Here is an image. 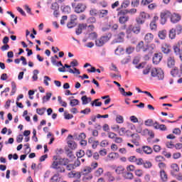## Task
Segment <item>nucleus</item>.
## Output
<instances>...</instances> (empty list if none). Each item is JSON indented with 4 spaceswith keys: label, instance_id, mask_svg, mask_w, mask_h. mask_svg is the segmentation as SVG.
I'll use <instances>...</instances> for the list:
<instances>
[{
    "label": "nucleus",
    "instance_id": "1",
    "mask_svg": "<svg viewBox=\"0 0 182 182\" xmlns=\"http://www.w3.org/2000/svg\"><path fill=\"white\" fill-rule=\"evenodd\" d=\"M154 48H156V46L152 43L150 45H145L144 41H139L138 44L136 45V52H147L150 50V54L153 53V50H154Z\"/></svg>",
    "mask_w": 182,
    "mask_h": 182
},
{
    "label": "nucleus",
    "instance_id": "2",
    "mask_svg": "<svg viewBox=\"0 0 182 182\" xmlns=\"http://www.w3.org/2000/svg\"><path fill=\"white\" fill-rule=\"evenodd\" d=\"M71 6L75 14H83L87 9V5L85 3H71Z\"/></svg>",
    "mask_w": 182,
    "mask_h": 182
},
{
    "label": "nucleus",
    "instance_id": "3",
    "mask_svg": "<svg viewBox=\"0 0 182 182\" xmlns=\"http://www.w3.org/2000/svg\"><path fill=\"white\" fill-rule=\"evenodd\" d=\"M112 33H107L105 35L102 36L100 38L95 41V46L98 48H101V46H103L105 43H107V42L112 39Z\"/></svg>",
    "mask_w": 182,
    "mask_h": 182
},
{
    "label": "nucleus",
    "instance_id": "4",
    "mask_svg": "<svg viewBox=\"0 0 182 182\" xmlns=\"http://www.w3.org/2000/svg\"><path fill=\"white\" fill-rule=\"evenodd\" d=\"M151 76L157 77L158 80H163L164 79V72L161 68H153L151 70Z\"/></svg>",
    "mask_w": 182,
    "mask_h": 182
},
{
    "label": "nucleus",
    "instance_id": "5",
    "mask_svg": "<svg viewBox=\"0 0 182 182\" xmlns=\"http://www.w3.org/2000/svg\"><path fill=\"white\" fill-rule=\"evenodd\" d=\"M107 136L109 139H111L112 140H114V143H117V144H120L123 143V138L120 136H117V134L112 132H108Z\"/></svg>",
    "mask_w": 182,
    "mask_h": 182
},
{
    "label": "nucleus",
    "instance_id": "6",
    "mask_svg": "<svg viewBox=\"0 0 182 182\" xmlns=\"http://www.w3.org/2000/svg\"><path fill=\"white\" fill-rule=\"evenodd\" d=\"M171 12H170L167 10L162 11L160 14L161 25H166V23H167V19H168V18H171Z\"/></svg>",
    "mask_w": 182,
    "mask_h": 182
},
{
    "label": "nucleus",
    "instance_id": "7",
    "mask_svg": "<svg viewBox=\"0 0 182 182\" xmlns=\"http://www.w3.org/2000/svg\"><path fill=\"white\" fill-rule=\"evenodd\" d=\"M50 168H53L54 170H56L57 173H65L66 171V169L63 166L60 165L58 161H53Z\"/></svg>",
    "mask_w": 182,
    "mask_h": 182
},
{
    "label": "nucleus",
    "instance_id": "8",
    "mask_svg": "<svg viewBox=\"0 0 182 182\" xmlns=\"http://www.w3.org/2000/svg\"><path fill=\"white\" fill-rule=\"evenodd\" d=\"M77 167H80V159H77L73 164H69L66 166V170L68 171H73Z\"/></svg>",
    "mask_w": 182,
    "mask_h": 182
},
{
    "label": "nucleus",
    "instance_id": "9",
    "mask_svg": "<svg viewBox=\"0 0 182 182\" xmlns=\"http://www.w3.org/2000/svg\"><path fill=\"white\" fill-rule=\"evenodd\" d=\"M173 50L176 56H178L181 62H182V49L180 48V43L173 46Z\"/></svg>",
    "mask_w": 182,
    "mask_h": 182
},
{
    "label": "nucleus",
    "instance_id": "10",
    "mask_svg": "<svg viewBox=\"0 0 182 182\" xmlns=\"http://www.w3.org/2000/svg\"><path fill=\"white\" fill-rule=\"evenodd\" d=\"M161 50L164 55H169L171 53V46L168 43L161 44Z\"/></svg>",
    "mask_w": 182,
    "mask_h": 182
},
{
    "label": "nucleus",
    "instance_id": "11",
    "mask_svg": "<svg viewBox=\"0 0 182 182\" xmlns=\"http://www.w3.org/2000/svg\"><path fill=\"white\" fill-rule=\"evenodd\" d=\"M163 59V53L159 52L154 54V57L152 58V62L154 65H159L160 62H161Z\"/></svg>",
    "mask_w": 182,
    "mask_h": 182
},
{
    "label": "nucleus",
    "instance_id": "12",
    "mask_svg": "<svg viewBox=\"0 0 182 182\" xmlns=\"http://www.w3.org/2000/svg\"><path fill=\"white\" fill-rule=\"evenodd\" d=\"M68 145L71 150H75L77 147V144L75 141H73V136L72 134H69L68 136Z\"/></svg>",
    "mask_w": 182,
    "mask_h": 182
},
{
    "label": "nucleus",
    "instance_id": "13",
    "mask_svg": "<svg viewBox=\"0 0 182 182\" xmlns=\"http://www.w3.org/2000/svg\"><path fill=\"white\" fill-rule=\"evenodd\" d=\"M171 23H178L181 21V16L177 13H171Z\"/></svg>",
    "mask_w": 182,
    "mask_h": 182
},
{
    "label": "nucleus",
    "instance_id": "14",
    "mask_svg": "<svg viewBox=\"0 0 182 182\" xmlns=\"http://www.w3.org/2000/svg\"><path fill=\"white\" fill-rule=\"evenodd\" d=\"M129 31L133 32V33H135V35H139V33L141 31V27L140 26V25L135 24L134 26L133 25L129 26Z\"/></svg>",
    "mask_w": 182,
    "mask_h": 182
},
{
    "label": "nucleus",
    "instance_id": "15",
    "mask_svg": "<svg viewBox=\"0 0 182 182\" xmlns=\"http://www.w3.org/2000/svg\"><path fill=\"white\" fill-rule=\"evenodd\" d=\"M128 161L134 163L136 166H139L141 163V158H137L136 156H131L128 158Z\"/></svg>",
    "mask_w": 182,
    "mask_h": 182
},
{
    "label": "nucleus",
    "instance_id": "16",
    "mask_svg": "<svg viewBox=\"0 0 182 182\" xmlns=\"http://www.w3.org/2000/svg\"><path fill=\"white\" fill-rule=\"evenodd\" d=\"M86 28H87V23H82L78 24V27L75 31L76 35L82 34L83 29H86Z\"/></svg>",
    "mask_w": 182,
    "mask_h": 182
},
{
    "label": "nucleus",
    "instance_id": "17",
    "mask_svg": "<svg viewBox=\"0 0 182 182\" xmlns=\"http://www.w3.org/2000/svg\"><path fill=\"white\" fill-rule=\"evenodd\" d=\"M156 21H159V16H154L152 21L149 24L151 31H157V24L156 23Z\"/></svg>",
    "mask_w": 182,
    "mask_h": 182
},
{
    "label": "nucleus",
    "instance_id": "18",
    "mask_svg": "<svg viewBox=\"0 0 182 182\" xmlns=\"http://www.w3.org/2000/svg\"><path fill=\"white\" fill-rule=\"evenodd\" d=\"M139 166H143L144 168H151L153 164L150 161H145L141 158V164Z\"/></svg>",
    "mask_w": 182,
    "mask_h": 182
},
{
    "label": "nucleus",
    "instance_id": "19",
    "mask_svg": "<svg viewBox=\"0 0 182 182\" xmlns=\"http://www.w3.org/2000/svg\"><path fill=\"white\" fill-rule=\"evenodd\" d=\"M174 65H176V59L174 58V56H168L167 58L168 68H174Z\"/></svg>",
    "mask_w": 182,
    "mask_h": 182
},
{
    "label": "nucleus",
    "instance_id": "20",
    "mask_svg": "<svg viewBox=\"0 0 182 182\" xmlns=\"http://www.w3.org/2000/svg\"><path fill=\"white\" fill-rule=\"evenodd\" d=\"M171 176H175L176 173H178L180 171V167H178V164H172L171 165Z\"/></svg>",
    "mask_w": 182,
    "mask_h": 182
},
{
    "label": "nucleus",
    "instance_id": "21",
    "mask_svg": "<svg viewBox=\"0 0 182 182\" xmlns=\"http://www.w3.org/2000/svg\"><path fill=\"white\" fill-rule=\"evenodd\" d=\"M153 39H154V35L151 33H146L144 38V41L146 43H151V42H153Z\"/></svg>",
    "mask_w": 182,
    "mask_h": 182
},
{
    "label": "nucleus",
    "instance_id": "22",
    "mask_svg": "<svg viewBox=\"0 0 182 182\" xmlns=\"http://www.w3.org/2000/svg\"><path fill=\"white\" fill-rule=\"evenodd\" d=\"M158 37L161 41H165L166 38H167V30L164 29L161 30L158 32Z\"/></svg>",
    "mask_w": 182,
    "mask_h": 182
},
{
    "label": "nucleus",
    "instance_id": "23",
    "mask_svg": "<svg viewBox=\"0 0 182 182\" xmlns=\"http://www.w3.org/2000/svg\"><path fill=\"white\" fill-rule=\"evenodd\" d=\"M117 16H126V15L128 14L127 9H123L122 7L117 8Z\"/></svg>",
    "mask_w": 182,
    "mask_h": 182
},
{
    "label": "nucleus",
    "instance_id": "24",
    "mask_svg": "<svg viewBox=\"0 0 182 182\" xmlns=\"http://www.w3.org/2000/svg\"><path fill=\"white\" fill-rule=\"evenodd\" d=\"M155 129L156 130H161V132H166L167 130V127L164 124H159L157 121L155 122Z\"/></svg>",
    "mask_w": 182,
    "mask_h": 182
},
{
    "label": "nucleus",
    "instance_id": "25",
    "mask_svg": "<svg viewBox=\"0 0 182 182\" xmlns=\"http://www.w3.org/2000/svg\"><path fill=\"white\" fill-rule=\"evenodd\" d=\"M58 163L60 166H65L66 167L68 163H70V161L68 158H61L59 159Z\"/></svg>",
    "mask_w": 182,
    "mask_h": 182
},
{
    "label": "nucleus",
    "instance_id": "26",
    "mask_svg": "<svg viewBox=\"0 0 182 182\" xmlns=\"http://www.w3.org/2000/svg\"><path fill=\"white\" fill-rule=\"evenodd\" d=\"M123 177L126 180H133L134 178V175L132 172H125L123 173Z\"/></svg>",
    "mask_w": 182,
    "mask_h": 182
},
{
    "label": "nucleus",
    "instance_id": "27",
    "mask_svg": "<svg viewBox=\"0 0 182 182\" xmlns=\"http://www.w3.org/2000/svg\"><path fill=\"white\" fill-rule=\"evenodd\" d=\"M176 35H177V33L176 32V28H171L168 32V38H171V41H173V39H176Z\"/></svg>",
    "mask_w": 182,
    "mask_h": 182
},
{
    "label": "nucleus",
    "instance_id": "28",
    "mask_svg": "<svg viewBox=\"0 0 182 182\" xmlns=\"http://www.w3.org/2000/svg\"><path fill=\"white\" fill-rule=\"evenodd\" d=\"M77 18H72L70 22L68 23L67 26L69 29H72V28H75V26H76V20Z\"/></svg>",
    "mask_w": 182,
    "mask_h": 182
},
{
    "label": "nucleus",
    "instance_id": "29",
    "mask_svg": "<svg viewBox=\"0 0 182 182\" xmlns=\"http://www.w3.org/2000/svg\"><path fill=\"white\" fill-rule=\"evenodd\" d=\"M144 124H145V126H147L148 127H151V126H153V127L155 129L156 122H154L151 119L146 120Z\"/></svg>",
    "mask_w": 182,
    "mask_h": 182
},
{
    "label": "nucleus",
    "instance_id": "30",
    "mask_svg": "<svg viewBox=\"0 0 182 182\" xmlns=\"http://www.w3.org/2000/svg\"><path fill=\"white\" fill-rule=\"evenodd\" d=\"M142 150L145 154H151V153H153V149L149 146H143Z\"/></svg>",
    "mask_w": 182,
    "mask_h": 182
},
{
    "label": "nucleus",
    "instance_id": "31",
    "mask_svg": "<svg viewBox=\"0 0 182 182\" xmlns=\"http://www.w3.org/2000/svg\"><path fill=\"white\" fill-rule=\"evenodd\" d=\"M160 177L164 182H166L167 180H168V177L166 173V171H160Z\"/></svg>",
    "mask_w": 182,
    "mask_h": 182
},
{
    "label": "nucleus",
    "instance_id": "32",
    "mask_svg": "<svg viewBox=\"0 0 182 182\" xmlns=\"http://www.w3.org/2000/svg\"><path fill=\"white\" fill-rule=\"evenodd\" d=\"M130 6V0H124L119 8H122L124 9H126L127 8H129Z\"/></svg>",
    "mask_w": 182,
    "mask_h": 182
},
{
    "label": "nucleus",
    "instance_id": "33",
    "mask_svg": "<svg viewBox=\"0 0 182 182\" xmlns=\"http://www.w3.org/2000/svg\"><path fill=\"white\" fill-rule=\"evenodd\" d=\"M129 21V16H122L119 18V23L124 24Z\"/></svg>",
    "mask_w": 182,
    "mask_h": 182
},
{
    "label": "nucleus",
    "instance_id": "34",
    "mask_svg": "<svg viewBox=\"0 0 182 182\" xmlns=\"http://www.w3.org/2000/svg\"><path fill=\"white\" fill-rule=\"evenodd\" d=\"M126 36V34L124 33V32L119 33L117 36V42H119V43L123 42V41H124V36Z\"/></svg>",
    "mask_w": 182,
    "mask_h": 182
},
{
    "label": "nucleus",
    "instance_id": "35",
    "mask_svg": "<svg viewBox=\"0 0 182 182\" xmlns=\"http://www.w3.org/2000/svg\"><path fill=\"white\" fill-rule=\"evenodd\" d=\"M124 166H118L115 168V173H117V174H124Z\"/></svg>",
    "mask_w": 182,
    "mask_h": 182
},
{
    "label": "nucleus",
    "instance_id": "36",
    "mask_svg": "<svg viewBox=\"0 0 182 182\" xmlns=\"http://www.w3.org/2000/svg\"><path fill=\"white\" fill-rule=\"evenodd\" d=\"M60 181V178H59L58 174H54L50 179V182H59Z\"/></svg>",
    "mask_w": 182,
    "mask_h": 182
},
{
    "label": "nucleus",
    "instance_id": "37",
    "mask_svg": "<svg viewBox=\"0 0 182 182\" xmlns=\"http://www.w3.org/2000/svg\"><path fill=\"white\" fill-rule=\"evenodd\" d=\"M155 161L156 163H163V161H166V158H164L163 156L159 155V156H156L155 157Z\"/></svg>",
    "mask_w": 182,
    "mask_h": 182
},
{
    "label": "nucleus",
    "instance_id": "38",
    "mask_svg": "<svg viewBox=\"0 0 182 182\" xmlns=\"http://www.w3.org/2000/svg\"><path fill=\"white\" fill-rule=\"evenodd\" d=\"M107 14H109V11L107 10H100L98 12V15L100 16V18H105V16H107Z\"/></svg>",
    "mask_w": 182,
    "mask_h": 182
},
{
    "label": "nucleus",
    "instance_id": "39",
    "mask_svg": "<svg viewBox=\"0 0 182 182\" xmlns=\"http://www.w3.org/2000/svg\"><path fill=\"white\" fill-rule=\"evenodd\" d=\"M175 32L178 35H181V33H182V26H181V24H177L176 26Z\"/></svg>",
    "mask_w": 182,
    "mask_h": 182
},
{
    "label": "nucleus",
    "instance_id": "40",
    "mask_svg": "<svg viewBox=\"0 0 182 182\" xmlns=\"http://www.w3.org/2000/svg\"><path fill=\"white\" fill-rule=\"evenodd\" d=\"M158 167L161 169V171H164V170L167 168V164H166L164 162H159Z\"/></svg>",
    "mask_w": 182,
    "mask_h": 182
},
{
    "label": "nucleus",
    "instance_id": "41",
    "mask_svg": "<svg viewBox=\"0 0 182 182\" xmlns=\"http://www.w3.org/2000/svg\"><path fill=\"white\" fill-rule=\"evenodd\" d=\"M92 23H96V18L94 16L87 19V25H92Z\"/></svg>",
    "mask_w": 182,
    "mask_h": 182
},
{
    "label": "nucleus",
    "instance_id": "42",
    "mask_svg": "<svg viewBox=\"0 0 182 182\" xmlns=\"http://www.w3.org/2000/svg\"><path fill=\"white\" fill-rule=\"evenodd\" d=\"M126 133H130V131H127L124 127L121 128L118 132L119 136H124Z\"/></svg>",
    "mask_w": 182,
    "mask_h": 182
},
{
    "label": "nucleus",
    "instance_id": "43",
    "mask_svg": "<svg viewBox=\"0 0 182 182\" xmlns=\"http://www.w3.org/2000/svg\"><path fill=\"white\" fill-rule=\"evenodd\" d=\"M139 16L141 19H147V18H150V14H149L144 11H142L140 13Z\"/></svg>",
    "mask_w": 182,
    "mask_h": 182
},
{
    "label": "nucleus",
    "instance_id": "44",
    "mask_svg": "<svg viewBox=\"0 0 182 182\" xmlns=\"http://www.w3.org/2000/svg\"><path fill=\"white\" fill-rule=\"evenodd\" d=\"M70 106H72V107H74V106H77V105H79V100L77 99L70 100Z\"/></svg>",
    "mask_w": 182,
    "mask_h": 182
},
{
    "label": "nucleus",
    "instance_id": "45",
    "mask_svg": "<svg viewBox=\"0 0 182 182\" xmlns=\"http://www.w3.org/2000/svg\"><path fill=\"white\" fill-rule=\"evenodd\" d=\"M171 75L173 77L177 76L178 75V68L174 67L171 71Z\"/></svg>",
    "mask_w": 182,
    "mask_h": 182
},
{
    "label": "nucleus",
    "instance_id": "46",
    "mask_svg": "<svg viewBox=\"0 0 182 182\" xmlns=\"http://www.w3.org/2000/svg\"><path fill=\"white\" fill-rule=\"evenodd\" d=\"M153 150L155 153H160L161 151V146L160 145H154Z\"/></svg>",
    "mask_w": 182,
    "mask_h": 182
},
{
    "label": "nucleus",
    "instance_id": "47",
    "mask_svg": "<svg viewBox=\"0 0 182 182\" xmlns=\"http://www.w3.org/2000/svg\"><path fill=\"white\" fill-rule=\"evenodd\" d=\"M63 12H64V14H70L72 9L69 6H65L63 8Z\"/></svg>",
    "mask_w": 182,
    "mask_h": 182
},
{
    "label": "nucleus",
    "instance_id": "48",
    "mask_svg": "<svg viewBox=\"0 0 182 182\" xmlns=\"http://www.w3.org/2000/svg\"><path fill=\"white\" fill-rule=\"evenodd\" d=\"M92 173V168L90 166L85 167L82 171V174L86 175Z\"/></svg>",
    "mask_w": 182,
    "mask_h": 182
},
{
    "label": "nucleus",
    "instance_id": "49",
    "mask_svg": "<svg viewBox=\"0 0 182 182\" xmlns=\"http://www.w3.org/2000/svg\"><path fill=\"white\" fill-rule=\"evenodd\" d=\"M50 97H52V93L47 92L46 96L43 97V102H48L50 100Z\"/></svg>",
    "mask_w": 182,
    "mask_h": 182
},
{
    "label": "nucleus",
    "instance_id": "50",
    "mask_svg": "<svg viewBox=\"0 0 182 182\" xmlns=\"http://www.w3.org/2000/svg\"><path fill=\"white\" fill-rule=\"evenodd\" d=\"M92 106H96L100 107L102 106V102H99V99L95 100L92 103Z\"/></svg>",
    "mask_w": 182,
    "mask_h": 182
},
{
    "label": "nucleus",
    "instance_id": "51",
    "mask_svg": "<svg viewBox=\"0 0 182 182\" xmlns=\"http://www.w3.org/2000/svg\"><path fill=\"white\" fill-rule=\"evenodd\" d=\"M106 176L109 181H114V176H113V174H112V173L107 172Z\"/></svg>",
    "mask_w": 182,
    "mask_h": 182
},
{
    "label": "nucleus",
    "instance_id": "52",
    "mask_svg": "<svg viewBox=\"0 0 182 182\" xmlns=\"http://www.w3.org/2000/svg\"><path fill=\"white\" fill-rule=\"evenodd\" d=\"M89 37L90 39H92V41H95L96 39H97V33L92 32L89 34Z\"/></svg>",
    "mask_w": 182,
    "mask_h": 182
},
{
    "label": "nucleus",
    "instance_id": "53",
    "mask_svg": "<svg viewBox=\"0 0 182 182\" xmlns=\"http://www.w3.org/2000/svg\"><path fill=\"white\" fill-rule=\"evenodd\" d=\"M67 156L68 157H69V159H76V156H75V154H73V152L70 150H67Z\"/></svg>",
    "mask_w": 182,
    "mask_h": 182
},
{
    "label": "nucleus",
    "instance_id": "54",
    "mask_svg": "<svg viewBox=\"0 0 182 182\" xmlns=\"http://www.w3.org/2000/svg\"><path fill=\"white\" fill-rule=\"evenodd\" d=\"M131 5L133 8H137L139 5H140V1L139 0H134L131 2Z\"/></svg>",
    "mask_w": 182,
    "mask_h": 182
},
{
    "label": "nucleus",
    "instance_id": "55",
    "mask_svg": "<svg viewBox=\"0 0 182 182\" xmlns=\"http://www.w3.org/2000/svg\"><path fill=\"white\" fill-rule=\"evenodd\" d=\"M103 174V168H99L95 172V176L96 177H100V175Z\"/></svg>",
    "mask_w": 182,
    "mask_h": 182
},
{
    "label": "nucleus",
    "instance_id": "56",
    "mask_svg": "<svg viewBox=\"0 0 182 182\" xmlns=\"http://www.w3.org/2000/svg\"><path fill=\"white\" fill-rule=\"evenodd\" d=\"M33 75L32 77V79L34 80V81H36L38 80V75H39V70H34L33 72Z\"/></svg>",
    "mask_w": 182,
    "mask_h": 182
},
{
    "label": "nucleus",
    "instance_id": "57",
    "mask_svg": "<svg viewBox=\"0 0 182 182\" xmlns=\"http://www.w3.org/2000/svg\"><path fill=\"white\" fill-rule=\"evenodd\" d=\"M11 95H15V93H16V83H15V82H11Z\"/></svg>",
    "mask_w": 182,
    "mask_h": 182
},
{
    "label": "nucleus",
    "instance_id": "58",
    "mask_svg": "<svg viewBox=\"0 0 182 182\" xmlns=\"http://www.w3.org/2000/svg\"><path fill=\"white\" fill-rule=\"evenodd\" d=\"M124 52V48H122V46H118L115 50L116 55H119V53H123Z\"/></svg>",
    "mask_w": 182,
    "mask_h": 182
},
{
    "label": "nucleus",
    "instance_id": "59",
    "mask_svg": "<svg viewBox=\"0 0 182 182\" xmlns=\"http://www.w3.org/2000/svg\"><path fill=\"white\" fill-rule=\"evenodd\" d=\"M76 156L77 157V159H78L80 160V159H82V157H83V156H85V151L80 150L78 152H77Z\"/></svg>",
    "mask_w": 182,
    "mask_h": 182
},
{
    "label": "nucleus",
    "instance_id": "60",
    "mask_svg": "<svg viewBox=\"0 0 182 182\" xmlns=\"http://www.w3.org/2000/svg\"><path fill=\"white\" fill-rule=\"evenodd\" d=\"M126 52L128 53V55H130L134 52V46H129L126 48Z\"/></svg>",
    "mask_w": 182,
    "mask_h": 182
},
{
    "label": "nucleus",
    "instance_id": "61",
    "mask_svg": "<svg viewBox=\"0 0 182 182\" xmlns=\"http://www.w3.org/2000/svg\"><path fill=\"white\" fill-rule=\"evenodd\" d=\"M129 62H130V56H127V57L122 58V60L121 61L122 65H126V63H129Z\"/></svg>",
    "mask_w": 182,
    "mask_h": 182
},
{
    "label": "nucleus",
    "instance_id": "62",
    "mask_svg": "<svg viewBox=\"0 0 182 182\" xmlns=\"http://www.w3.org/2000/svg\"><path fill=\"white\" fill-rule=\"evenodd\" d=\"M98 12L97 10L96 9H91L90 10V15L91 16H96V15H97Z\"/></svg>",
    "mask_w": 182,
    "mask_h": 182
},
{
    "label": "nucleus",
    "instance_id": "63",
    "mask_svg": "<svg viewBox=\"0 0 182 182\" xmlns=\"http://www.w3.org/2000/svg\"><path fill=\"white\" fill-rule=\"evenodd\" d=\"M166 146L168 149H174L175 144H173V141H166Z\"/></svg>",
    "mask_w": 182,
    "mask_h": 182
},
{
    "label": "nucleus",
    "instance_id": "64",
    "mask_svg": "<svg viewBox=\"0 0 182 182\" xmlns=\"http://www.w3.org/2000/svg\"><path fill=\"white\" fill-rule=\"evenodd\" d=\"M135 176H137V177H141V176H143V170L136 169L135 171Z\"/></svg>",
    "mask_w": 182,
    "mask_h": 182
}]
</instances>
